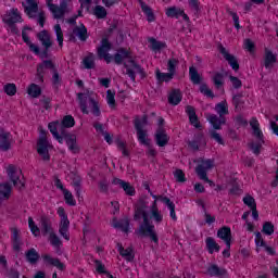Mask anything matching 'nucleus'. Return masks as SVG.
<instances>
[{
	"mask_svg": "<svg viewBox=\"0 0 278 278\" xmlns=\"http://www.w3.org/2000/svg\"><path fill=\"white\" fill-rule=\"evenodd\" d=\"M152 197L154 202L150 208L144 202H139L137 204L135 211V220L143 219V223L139 227L138 233H140V236H147L150 238L151 242L157 247L160 244V237H157L154 225H160V223L164 220V215L162 214V211L157 208V202L160 201V198L156 195ZM151 223H154V225Z\"/></svg>",
	"mask_w": 278,
	"mask_h": 278,
	"instance_id": "1",
	"label": "nucleus"
},
{
	"mask_svg": "<svg viewBox=\"0 0 278 278\" xmlns=\"http://www.w3.org/2000/svg\"><path fill=\"white\" fill-rule=\"evenodd\" d=\"M112 51V43L106 38L102 39L100 47L98 48V56L104 60L106 64L115 62V64H124L127 75L130 79H136V74L140 73V65L136 63L134 53L131 50L119 49L113 56L110 54Z\"/></svg>",
	"mask_w": 278,
	"mask_h": 278,
	"instance_id": "2",
	"label": "nucleus"
},
{
	"mask_svg": "<svg viewBox=\"0 0 278 278\" xmlns=\"http://www.w3.org/2000/svg\"><path fill=\"white\" fill-rule=\"evenodd\" d=\"M78 101L83 114H93V116H99L101 114L99 103L94 101L93 92L87 90L83 93H78Z\"/></svg>",
	"mask_w": 278,
	"mask_h": 278,
	"instance_id": "3",
	"label": "nucleus"
},
{
	"mask_svg": "<svg viewBox=\"0 0 278 278\" xmlns=\"http://www.w3.org/2000/svg\"><path fill=\"white\" fill-rule=\"evenodd\" d=\"M215 111L217 114H219V117L216 115H207L206 118L208 123L212 124L213 129H220L223 125H225L226 119H225V114H229V110L227 106V102H220L215 106Z\"/></svg>",
	"mask_w": 278,
	"mask_h": 278,
	"instance_id": "4",
	"label": "nucleus"
},
{
	"mask_svg": "<svg viewBox=\"0 0 278 278\" xmlns=\"http://www.w3.org/2000/svg\"><path fill=\"white\" fill-rule=\"evenodd\" d=\"M47 136V130L40 128L39 140L37 142V152L39 153L42 160H50L51 155H49V152L51 151V149H53V146L51 144V142H49Z\"/></svg>",
	"mask_w": 278,
	"mask_h": 278,
	"instance_id": "5",
	"label": "nucleus"
},
{
	"mask_svg": "<svg viewBox=\"0 0 278 278\" xmlns=\"http://www.w3.org/2000/svg\"><path fill=\"white\" fill-rule=\"evenodd\" d=\"M4 170L8 175L9 181H11L13 186H16V188H23V186H25L23 182V172L18 165L9 164L4 167Z\"/></svg>",
	"mask_w": 278,
	"mask_h": 278,
	"instance_id": "6",
	"label": "nucleus"
},
{
	"mask_svg": "<svg viewBox=\"0 0 278 278\" xmlns=\"http://www.w3.org/2000/svg\"><path fill=\"white\" fill-rule=\"evenodd\" d=\"M147 125H149V121L147 119V116L137 118L135 122L137 136L140 144H143L144 147H150L151 139H149V137L147 136V130H144V127H147Z\"/></svg>",
	"mask_w": 278,
	"mask_h": 278,
	"instance_id": "7",
	"label": "nucleus"
},
{
	"mask_svg": "<svg viewBox=\"0 0 278 278\" xmlns=\"http://www.w3.org/2000/svg\"><path fill=\"white\" fill-rule=\"evenodd\" d=\"M250 125L252 127L253 136L256 138V143H251V149L253 153L257 155L260 153V150L262 149V144H264V134H262V130L260 129V122L257 119L252 118L250 121Z\"/></svg>",
	"mask_w": 278,
	"mask_h": 278,
	"instance_id": "8",
	"label": "nucleus"
},
{
	"mask_svg": "<svg viewBox=\"0 0 278 278\" xmlns=\"http://www.w3.org/2000/svg\"><path fill=\"white\" fill-rule=\"evenodd\" d=\"M211 168H214V161L212 160H202L197 169L195 173L200 179L203 181H206L211 188H214V181L207 179V170H211Z\"/></svg>",
	"mask_w": 278,
	"mask_h": 278,
	"instance_id": "9",
	"label": "nucleus"
},
{
	"mask_svg": "<svg viewBox=\"0 0 278 278\" xmlns=\"http://www.w3.org/2000/svg\"><path fill=\"white\" fill-rule=\"evenodd\" d=\"M47 7L54 18H62L65 12H68V2L62 0L60 5L53 4V0H46Z\"/></svg>",
	"mask_w": 278,
	"mask_h": 278,
	"instance_id": "10",
	"label": "nucleus"
},
{
	"mask_svg": "<svg viewBox=\"0 0 278 278\" xmlns=\"http://www.w3.org/2000/svg\"><path fill=\"white\" fill-rule=\"evenodd\" d=\"M56 214H59L61 222L59 226V231L61 236L65 240H71V237L68 236V227L71 225V222L68 220V216H66V211H64V207H59L56 211Z\"/></svg>",
	"mask_w": 278,
	"mask_h": 278,
	"instance_id": "11",
	"label": "nucleus"
},
{
	"mask_svg": "<svg viewBox=\"0 0 278 278\" xmlns=\"http://www.w3.org/2000/svg\"><path fill=\"white\" fill-rule=\"evenodd\" d=\"M48 129L52 134L53 139L59 141V144H64V128L60 121H53L48 124Z\"/></svg>",
	"mask_w": 278,
	"mask_h": 278,
	"instance_id": "12",
	"label": "nucleus"
},
{
	"mask_svg": "<svg viewBox=\"0 0 278 278\" xmlns=\"http://www.w3.org/2000/svg\"><path fill=\"white\" fill-rule=\"evenodd\" d=\"M162 125H164V118H159V128L154 135L157 147H166L168 140H170V137L166 134V130Z\"/></svg>",
	"mask_w": 278,
	"mask_h": 278,
	"instance_id": "13",
	"label": "nucleus"
},
{
	"mask_svg": "<svg viewBox=\"0 0 278 278\" xmlns=\"http://www.w3.org/2000/svg\"><path fill=\"white\" fill-rule=\"evenodd\" d=\"M177 67V60H169L167 64L168 73H161L156 70V79L159 81H170L175 77V68Z\"/></svg>",
	"mask_w": 278,
	"mask_h": 278,
	"instance_id": "14",
	"label": "nucleus"
},
{
	"mask_svg": "<svg viewBox=\"0 0 278 278\" xmlns=\"http://www.w3.org/2000/svg\"><path fill=\"white\" fill-rule=\"evenodd\" d=\"M70 153L77 155L81 151V146L77 142V136L73 134L65 135L63 137Z\"/></svg>",
	"mask_w": 278,
	"mask_h": 278,
	"instance_id": "15",
	"label": "nucleus"
},
{
	"mask_svg": "<svg viewBox=\"0 0 278 278\" xmlns=\"http://www.w3.org/2000/svg\"><path fill=\"white\" fill-rule=\"evenodd\" d=\"M13 143L14 139L12 138V134L8 130L0 129V153L1 151H10Z\"/></svg>",
	"mask_w": 278,
	"mask_h": 278,
	"instance_id": "16",
	"label": "nucleus"
},
{
	"mask_svg": "<svg viewBox=\"0 0 278 278\" xmlns=\"http://www.w3.org/2000/svg\"><path fill=\"white\" fill-rule=\"evenodd\" d=\"M55 187L58 188V190H60L64 197L65 203L67 205H77V201H75V198L73 197V193L66 189V187H64V185L62 184V181L60 179H56L54 181Z\"/></svg>",
	"mask_w": 278,
	"mask_h": 278,
	"instance_id": "17",
	"label": "nucleus"
},
{
	"mask_svg": "<svg viewBox=\"0 0 278 278\" xmlns=\"http://www.w3.org/2000/svg\"><path fill=\"white\" fill-rule=\"evenodd\" d=\"M22 21L23 17H21L18 9H12L3 16V23L7 25H14V23H21Z\"/></svg>",
	"mask_w": 278,
	"mask_h": 278,
	"instance_id": "18",
	"label": "nucleus"
},
{
	"mask_svg": "<svg viewBox=\"0 0 278 278\" xmlns=\"http://www.w3.org/2000/svg\"><path fill=\"white\" fill-rule=\"evenodd\" d=\"M23 8L25 14H27L29 18H34V16L38 14V2L36 0H25V2H23Z\"/></svg>",
	"mask_w": 278,
	"mask_h": 278,
	"instance_id": "19",
	"label": "nucleus"
},
{
	"mask_svg": "<svg viewBox=\"0 0 278 278\" xmlns=\"http://www.w3.org/2000/svg\"><path fill=\"white\" fill-rule=\"evenodd\" d=\"M41 227H42L43 233H50L51 244H53V247H59L60 238H58V236L51 232V223L47 222V219H43L41 223Z\"/></svg>",
	"mask_w": 278,
	"mask_h": 278,
	"instance_id": "20",
	"label": "nucleus"
},
{
	"mask_svg": "<svg viewBox=\"0 0 278 278\" xmlns=\"http://www.w3.org/2000/svg\"><path fill=\"white\" fill-rule=\"evenodd\" d=\"M217 237L225 242L228 249H231V228L223 227L217 231Z\"/></svg>",
	"mask_w": 278,
	"mask_h": 278,
	"instance_id": "21",
	"label": "nucleus"
},
{
	"mask_svg": "<svg viewBox=\"0 0 278 278\" xmlns=\"http://www.w3.org/2000/svg\"><path fill=\"white\" fill-rule=\"evenodd\" d=\"M29 31H31V28H24L22 31V38L24 42L29 47L30 51L38 55V53H40V49L37 45L31 43V40H29Z\"/></svg>",
	"mask_w": 278,
	"mask_h": 278,
	"instance_id": "22",
	"label": "nucleus"
},
{
	"mask_svg": "<svg viewBox=\"0 0 278 278\" xmlns=\"http://www.w3.org/2000/svg\"><path fill=\"white\" fill-rule=\"evenodd\" d=\"M219 52L222 53V55L225 58V60H227V62L230 64L231 68L233 71H238V68H240V65L238 64V60H236V56L229 54V52L227 51V49L220 47L219 48Z\"/></svg>",
	"mask_w": 278,
	"mask_h": 278,
	"instance_id": "23",
	"label": "nucleus"
},
{
	"mask_svg": "<svg viewBox=\"0 0 278 278\" xmlns=\"http://www.w3.org/2000/svg\"><path fill=\"white\" fill-rule=\"evenodd\" d=\"M166 16L169 18H184V21H188V15L184 12V10L172 7L166 10Z\"/></svg>",
	"mask_w": 278,
	"mask_h": 278,
	"instance_id": "24",
	"label": "nucleus"
},
{
	"mask_svg": "<svg viewBox=\"0 0 278 278\" xmlns=\"http://www.w3.org/2000/svg\"><path fill=\"white\" fill-rule=\"evenodd\" d=\"M113 184L115 186H119L121 188H123V190L126 192V194H129V197H134V194H136V189H134V187L128 182H125L118 178H115L113 179Z\"/></svg>",
	"mask_w": 278,
	"mask_h": 278,
	"instance_id": "25",
	"label": "nucleus"
},
{
	"mask_svg": "<svg viewBox=\"0 0 278 278\" xmlns=\"http://www.w3.org/2000/svg\"><path fill=\"white\" fill-rule=\"evenodd\" d=\"M149 48L154 53H160V51H164V48L166 47V43L164 41H157L155 38H149Z\"/></svg>",
	"mask_w": 278,
	"mask_h": 278,
	"instance_id": "26",
	"label": "nucleus"
},
{
	"mask_svg": "<svg viewBox=\"0 0 278 278\" xmlns=\"http://www.w3.org/2000/svg\"><path fill=\"white\" fill-rule=\"evenodd\" d=\"M37 38L41 42L42 47H45V49H49V47H51L52 42H51V35H49V31L41 30L37 35Z\"/></svg>",
	"mask_w": 278,
	"mask_h": 278,
	"instance_id": "27",
	"label": "nucleus"
},
{
	"mask_svg": "<svg viewBox=\"0 0 278 278\" xmlns=\"http://www.w3.org/2000/svg\"><path fill=\"white\" fill-rule=\"evenodd\" d=\"M12 194V188L8 184H0V205L3 201H8Z\"/></svg>",
	"mask_w": 278,
	"mask_h": 278,
	"instance_id": "28",
	"label": "nucleus"
},
{
	"mask_svg": "<svg viewBox=\"0 0 278 278\" xmlns=\"http://www.w3.org/2000/svg\"><path fill=\"white\" fill-rule=\"evenodd\" d=\"M139 4L143 14H146L148 23H153L155 21V14L153 13V10H151V7H148L142 0L139 1Z\"/></svg>",
	"mask_w": 278,
	"mask_h": 278,
	"instance_id": "29",
	"label": "nucleus"
},
{
	"mask_svg": "<svg viewBox=\"0 0 278 278\" xmlns=\"http://www.w3.org/2000/svg\"><path fill=\"white\" fill-rule=\"evenodd\" d=\"M277 62V54L273 53L270 50L265 51V67L266 68H273Z\"/></svg>",
	"mask_w": 278,
	"mask_h": 278,
	"instance_id": "30",
	"label": "nucleus"
},
{
	"mask_svg": "<svg viewBox=\"0 0 278 278\" xmlns=\"http://www.w3.org/2000/svg\"><path fill=\"white\" fill-rule=\"evenodd\" d=\"M20 233H21V231L18 230V228H16V227L11 228V236H12L14 251H18V249H21Z\"/></svg>",
	"mask_w": 278,
	"mask_h": 278,
	"instance_id": "31",
	"label": "nucleus"
},
{
	"mask_svg": "<svg viewBox=\"0 0 278 278\" xmlns=\"http://www.w3.org/2000/svg\"><path fill=\"white\" fill-rule=\"evenodd\" d=\"M186 112L189 116V121H190L191 125H193V127L199 129V127H201V124H199V118L197 117V113L194 112V108L187 106Z\"/></svg>",
	"mask_w": 278,
	"mask_h": 278,
	"instance_id": "32",
	"label": "nucleus"
},
{
	"mask_svg": "<svg viewBox=\"0 0 278 278\" xmlns=\"http://www.w3.org/2000/svg\"><path fill=\"white\" fill-rule=\"evenodd\" d=\"M206 243V249L208 251V253H218V251H220V245L217 244L216 240H214V238L212 237H207L205 240Z\"/></svg>",
	"mask_w": 278,
	"mask_h": 278,
	"instance_id": "33",
	"label": "nucleus"
},
{
	"mask_svg": "<svg viewBox=\"0 0 278 278\" xmlns=\"http://www.w3.org/2000/svg\"><path fill=\"white\" fill-rule=\"evenodd\" d=\"M160 201L167 205L170 218H173V220H177V214L175 213V204L170 202V199L160 197Z\"/></svg>",
	"mask_w": 278,
	"mask_h": 278,
	"instance_id": "34",
	"label": "nucleus"
},
{
	"mask_svg": "<svg viewBox=\"0 0 278 278\" xmlns=\"http://www.w3.org/2000/svg\"><path fill=\"white\" fill-rule=\"evenodd\" d=\"M117 250L122 257H125L128 262L134 260V250H131V248L124 250L122 244H117Z\"/></svg>",
	"mask_w": 278,
	"mask_h": 278,
	"instance_id": "35",
	"label": "nucleus"
},
{
	"mask_svg": "<svg viewBox=\"0 0 278 278\" xmlns=\"http://www.w3.org/2000/svg\"><path fill=\"white\" fill-rule=\"evenodd\" d=\"M168 101L172 105H179L181 103V91L173 90L168 96Z\"/></svg>",
	"mask_w": 278,
	"mask_h": 278,
	"instance_id": "36",
	"label": "nucleus"
},
{
	"mask_svg": "<svg viewBox=\"0 0 278 278\" xmlns=\"http://www.w3.org/2000/svg\"><path fill=\"white\" fill-rule=\"evenodd\" d=\"M42 260H43L45 264H48L50 266H55L56 268H60V270H62L64 268V265L60 261L52 258L49 255H43Z\"/></svg>",
	"mask_w": 278,
	"mask_h": 278,
	"instance_id": "37",
	"label": "nucleus"
},
{
	"mask_svg": "<svg viewBox=\"0 0 278 278\" xmlns=\"http://www.w3.org/2000/svg\"><path fill=\"white\" fill-rule=\"evenodd\" d=\"M256 251L260 253L267 244L266 241H264V238L262 237V232H255V239H254Z\"/></svg>",
	"mask_w": 278,
	"mask_h": 278,
	"instance_id": "38",
	"label": "nucleus"
},
{
	"mask_svg": "<svg viewBox=\"0 0 278 278\" xmlns=\"http://www.w3.org/2000/svg\"><path fill=\"white\" fill-rule=\"evenodd\" d=\"M41 89L40 86L36 85V84H31L28 88H27V93L29 94V97H31L33 99H36L38 97H40L41 93Z\"/></svg>",
	"mask_w": 278,
	"mask_h": 278,
	"instance_id": "39",
	"label": "nucleus"
},
{
	"mask_svg": "<svg viewBox=\"0 0 278 278\" xmlns=\"http://www.w3.org/2000/svg\"><path fill=\"white\" fill-rule=\"evenodd\" d=\"M61 126L63 129H71V127H75V118L72 115L64 116L61 122Z\"/></svg>",
	"mask_w": 278,
	"mask_h": 278,
	"instance_id": "40",
	"label": "nucleus"
},
{
	"mask_svg": "<svg viewBox=\"0 0 278 278\" xmlns=\"http://www.w3.org/2000/svg\"><path fill=\"white\" fill-rule=\"evenodd\" d=\"M116 93L112 90L106 91V103L111 110L116 108Z\"/></svg>",
	"mask_w": 278,
	"mask_h": 278,
	"instance_id": "41",
	"label": "nucleus"
},
{
	"mask_svg": "<svg viewBox=\"0 0 278 278\" xmlns=\"http://www.w3.org/2000/svg\"><path fill=\"white\" fill-rule=\"evenodd\" d=\"M83 66L84 68H94V54L89 53L87 54L83 60Z\"/></svg>",
	"mask_w": 278,
	"mask_h": 278,
	"instance_id": "42",
	"label": "nucleus"
},
{
	"mask_svg": "<svg viewBox=\"0 0 278 278\" xmlns=\"http://www.w3.org/2000/svg\"><path fill=\"white\" fill-rule=\"evenodd\" d=\"M39 258H40V255L35 249H30L28 252H26V260L30 264H36Z\"/></svg>",
	"mask_w": 278,
	"mask_h": 278,
	"instance_id": "43",
	"label": "nucleus"
},
{
	"mask_svg": "<svg viewBox=\"0 0 278 278\" xmlns=\"http://www.w3.org/2000/svg\"><path fill=\"white\" fill-rule=\"evenodd\" d=\"M54 34H56V40L60 47L64 46V34L62 33V27L56 24L54 25Z\"/></svg>",
	"mask_w": 278,
	"mask_h": 278,
	"instance_id": "44",
	"label": "nucleus"
},
{
	"mask_svg": "<svg viewBox=\"0 0 278 278\" xmlns=\"http://www.w3.org/2000/svg\"><path fill=\"white\" fill-rule=\"evenodd\" d=\"M47 68H53V62L51 61H45L42 64H40L37 67V75L39 77H41L42 73H45V71H47Z\"/></svg>",
	"mask_w": 278,
	"mask_h": 278,
	"instance_id": "45",
	"label": "nucleus"
},
{
	"mask_svg": "<svg viewBox=\"0 0 278 278\" xmlns=\"http://www.w3.org/2000/svg\"><path fill=\"white\" fill-rule=\"evenodd\" d=\"M28 227H29L33 236H35L36 238H38V236H40V228H38V226L36 225V222H34V218H31V217L28 218Z\"/></svg>",
	"mask_w": 278,
	"mask_h": 278,
	"instance_id": "46",
	"label": "nucleus"
},
{
	"mask_svg": "<svg viewBox=\"0 0 278 278\" xmlns=\"http://www.w3.org/2000/svg\"><path fill=\"white\" fill-rule=\"evenodd\" d=\"M93 14L97 18H105L108 16V11L102 5H97L93 9Z\"/></svg>",
	"mask_w": 278,
	"mask_h": 278,
	"instance_id": "47",
	"label": "nucleus"
},
{
	"mask_svg": "<svg viewBox=\"0 0 278 278\" xmlns=\"http://www.w3.org/2000/svg\"><path fill=\"white\" fill-rule=\"evenodd\" d=\"M262 232L265 233V236H273L275 233V225L270 222H266L263 225Z\"/></svg>",
	"mask_w": 278,
	"mask_h": 278,
	"instance_id": "48",
	"label": "nucleus"
},
{
	"mask_svg": "<svg viewBox=\"0 0 278 278\" xmlns=\"http://www.w3.org/2000/svg\"><path fill=\"white\" fill-rule=\"evenodd\" d=\"M243 49L249 53H255V41L251 39L243 40Z\"/></svg>",
	"mask_w": 278,
	"mask_h": 278,
	"instance_id": "49",
	"label": "nucleus"
},
{
	"mask_svg": "<svg viewBox=\"0 0 278 278\" xmlns=\"http://www.w3.org/2000/svg\"><path fill=\"white\" fill-rule=\"evenodd\" d=\"M189 75H190V79H191L192 84H197V85L201 84V76L197 72V68L190 67Z\"/></svg>",
	"mask_w": 278,
	"mask_h": 278,
	"instance_id": "50",
	"label": "nucleus"
},
{
	"mask_svg": "<svg viewBox=\"0 0 278 278\" xmlns=\"http://www.w3.org/2000/svg\"><path fill=\"white\" fill-rule=\"evenodd\" d=\"M74 34L78 36L81 40H86L88 38V30L86 29V26L80 25L78 28L74 30Z\"/></svg>",
	"mask_w": 278,
	"mask_h": 278,
	"instance_id": "51",
	"label": "nucleus"
},
{
	"mask_svg": "<svg viewBox=\"0 0 278 278\" xmlns=\"http://www.w3.org/2000/svg\"><path fill=\"white\" fill-rule=\"evenodd\" d=\"M3 90L8 97H14L16 94V85L15 84H7L3 86Z\"/></svg>",
	"mask_w": 278,
	"mask_h": 278,
	"instance_id": "52",
	"label": "nucleus"
},
{
	"mask_svg": "<svg viewBox=\"0 0 278 278\" xmlns=\"http://www.w3.org/2000/svg\"><path fill=\"white\" fill-rule=\"evenodd\" d=\"M243 203L245 205H248V207H250V210H255L257 207V205L255 204V199H253V197H251V195H245L243 198Z\"/></svg>",
	"mask_w": 278,
	"mask_h": 278,
	"instance_id": "53",
	"label": "nucleus"
},
{
	"mask_svg": "<svg viewBox=\"0 0 278 278\" xmlns=\"http://www.w3.org/2000/svg\"><path fill=\"white\" fill-rule=\"evenodd\" d=\"M174 177L176 181H179L180 184H184V181H186V174H184V170L181 169H176L174 172Z\"/></svg>",
	"mask_w": 278,
	"mask_h": 278,
	"instance_id": "54",
	"label": "nucleus"
},
{
	"mask_svg": "<svg viewBox=\"0 0 278 278\" xmlns=\"http://www.w3.org/2000/svg\"><path fill=\"white\" fill-rule=\"evenodd\" d=\"M213 81H214V85L216 86V88H220V86H223L224 84V78L222 76V74H214L213 76Z\"/></svg>",
	"mask_w": 278,
	"mask_h": 278,
	"instance_id": "55",
	"label": "nucleus"
},
{
	"mask_svg": "<svg viewBox=\"0 0 278 278\" xmlns=\"http://www.w3.org/2000/svg\"><path fill=\"white\" fill-rule=\"evenodd\" d=\"M208 275L212 277H216V275H220V269L216 265H211L207 269Z\"/></svg>",
	"mask_w": 278,
	"mask_h": 278,
	"instance_id": "56",
	"label": "nucleus"
},
{
	"mask_svg": "<svg viewBox=\"0 0 278 278\" xmlns=\"http://www.w3.org/2000/svg\"><path fill=\"white\" fill-rule=\"evenodd\" d=\"M200 92H202V94H205V97H214V94L212 93V90L207 88V85H201Z\"/></svg>",
	"mask_w": 278,
	"mask_h": 278,
	"instance_id": "57",
	"label": "nucleus"
},
{
	"mask_svg": "<svg viewBox=\"0 0 278 278\" xmlns=\"http://www.w3.org/2000/svg\"><path fill=\"white\" fill-rule=\"evenodd\" d=\"M96 270H97V273H100L101 275L108 273L105 270V265H103V263H101L99 261H96Z\"/></svg>",
	"mask_w": 278,
	"mask_h": 278,
	"instance_id": "58",
	"label": "nucleus"
},
{
	"mask_svg": "<svg viewBox=\"0 0 278 278\" xmlns=\"http://www.w3.org/2000/svg\"><path fill=\"white\" fill-rule=\"evenodd\" d=\"M230 81H231L233 88L242 87V81L238 77L230 76Z\"/></svg>",
	"mask_w": 278,
	"mask_h": 278,
	"instance_id": "59",
	"label": "nucleus"
},
{
	"mask_svg": "<svg viewBox=\"0 0 278 278\" xmlns=\"http://www.w3.org/2000/svg\"><path fill=\"white\" fill-rule=\"evenodd\" d=\"M114 227H119L122 231H129V222L125 220L124 223L115 224Z\"/></svg>",
	"mask_w": 278,
	"mask_h": 278,
	"instance_id": "60",
	"label": "nucleus"
},
{
	"mask_svg": "<svg viewBox=\"0 0 278 278\" xmlns=\"http://www.w3.org/2000/svg\"><path fill=\"white\" fill-rule=\"evenodd\" d=\"M212 138L216 140V142H218V144H223V137H220V135L216 131H212Z\"/></svg>",
	"mask_w": 278,
	"mask_h": 278,
	"instance_id": "61",
	"label": "nucleus"
},
{
	"mask_svg": "<svg viewBox=\"0 0 278 278\" xmlns=\"http://www.w3.org/2000/svg\"><path fill=\"white\" fill-rule=\"evenodd\" d=\"M99 84H101L104 88H110V78H99Z\"/></svg>",
	"mask_w": 278,
	"mask_h": 278,
	"instance_id": "62",
	"label": "nucleus"
},
{
	"mask_svg": "<svg viewBox=\"0 0 278 278\" xmlns=\"http://www.w3.org/2000/svg\"><path fill=\"white\" fill-rule=\"evenodd\" d=\"M189 5L194 12H199V2L197 0H189Z\"/></svg>",
	"mask_w": 278,
	"mask_h": 278,
	"instance_id": "63",
	"label": "nucleus"
},
{
	"mask_svg": "<svg viewBox=\"0 0 278 278\" xmlns=\"http://www.w3.org/2000/svg\"><path fill=\"white\" fill-rule=\"evenodd\" d=\"M270 128H271L273 132H274L276 136H278V126H277V124H276L275 122H271Z\"/></svg>",
	"mask_w": 278,
	"mask_h": 278,
	"instance_id": "64",
	"label": "nucleus"
}]
</instances>
